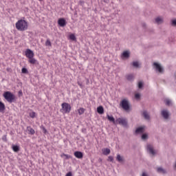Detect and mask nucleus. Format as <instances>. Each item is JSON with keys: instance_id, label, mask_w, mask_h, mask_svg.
<instances>
[{"instance_id": "5701e85b", "label": "nucleus", "mask_w": 176, "mask_h": 176, "mask_svg": "<svg viewBox=\"0 0 176 176\" xmlns=\"http://www.w3.org/2000/svg\"><path fill=\"white\" fill-rule=\"evenodd\" d=\"M126 79L129 80V82L134 80V74H127L126 76Z\"/></svg>"}, {"instance_id": "20e7f679", "label": "nucleus", "mask_w": 176, "mask_h": 176, "mask_svg": "<svg viewBox=\"0 0 176 176\" xmlns=\"http://www.w3.org/2000/svg\"><path fill=\"white\" fill-rule=\"evenodd\" d=\"M3 96L8 102H14L16 99L14 94H12L10 91L4 92Z\"/></svg>"}, {"instance_id": "412c9836", "label": "nucleus", "mask_w": 176, "mask_h": 176, "mask_svg": "<svg viewBox=\"0 0 176 176\" xmlns=\"http://www.w3.org/2000/svg\"><path fill=\"white\" fill-rule=\"evenodd\" d=\"M107 119L108 120H109V122H111L112 123H113V124H116V120H115V118H113V116H109L107 114Z\"/></svg>"}, {"instance_id": "09e8293b", "label": "nucleus", "mask_w": 176, "mask_h": 176, "mask_svg": "<svg viewBox=\"0 0 176 176\" xmlns=\"http://www.w3.org/2000/svg\"><path fill=\"white\" fill-rule=\"evenodd\" d=\"M38 1H42V0H38Z\"/></svg>"}, {"instance_id": "de8ad7c7", "label": "nucleus", "mask_w": 176, "mask_h": 176, "mask_svg": "<svg viewBox=\"0 0 176 176\" xmlns=\"http://www.w3.org/2000/svg\"><path fill=\"white\" fill-rule=\"evenodd\" d=\"M3 140H5V137H4V138H3Z\"/></svg>"}, {"instance_id": "2f4dec72", "label": "nucleus", "mask_w": 176, "mask_h": 176, "mask_svg": "<svg viewBox=\"0 0 176 176\" xmlns=\"http://www.w3.org/2000/svg\"><path fill=\"white\" fill-rule=\"evenodd\" d=\"M69 38L72 41H76V37L75 36V34H70Z\"/></svg>"}, {"instance_id": "49530a36", "label": "nucleus", "mask_w": 176, "mask_h": 176, "mask_svg": "<svg viewBox=\"0 0 176 176\" xmlns=\"http://www.w3.org/2000/svg\"><path fill=\"white\" fill-rule=\"evenodd\" d=\"M175 167L176 168V162H175Z\"/></svg>"}, {"instance_id": "a211bd4d", "label": "nucleus", "mask_w": 176, "mask_h": 176, "mask_svg": "<svg viewBox=\"0 0 176 176\" xmlns=\"http://www.w3.org/2000/svg\"><path fill=\"white\" fill-rule=\"evenodd\" d=\"M74 156L77 157V159H82V157H83V153L80 151H76L74 152Z\"/></svg>"}, {"instance_id": "c85d7f7f", "label": "nucleus", "mask_w": 176, "mask_h": 176, "mask_svg": "<svg viewBox=\"0 0 176 176\" xmlns=\"http://www.w3.org/2000/svg\"><path fill=\"white\" fill-rule=\"evenodd\" d=\"M138 89H142L144 87V82L142 81H139L138 84Z\"/></svg>"}, {"instance_id": "0eeeda50", "label": "nucleus", "mask_w": 176, "mask_h": 176, "mask_svg": "<svg viewBox=\"0 0 176 176\" xmlns=\"http://www.w3.org/2000/svg\"><path fill=\"white\" fill-rule=\"evenodd\" d=\"M116 124H120L124 127H127V120L124 118H119L116 119Z\"/></svg>"}, {"instance_id": "4468645a", "label": "nucleus", "mask_w": 176, "mask_h": 176, "mask_svg": "<svg viewBox=\"0 0 176 176\" xmlns=\"http://www.w3.org/2000/svg\"><path fill=\"white\" fill-rule=\"evenodd\" d=\"M141 140H142V141H148V140H149V133H142L141 135Z\"/></svg>"}, {"instance_id": "c03bdc74", "label": "nucleus", "mask_w": 176, "mask_h": 176, "mask_svg": "<svg viewBox=\"0 0 176 176\" xmlns=\"http://www.w3.org/2000/svg\"><path fill=\"white\" fill-rule=\"evenodd\" d=\"M19 94H23V92H21V91H19Z\"/></svg>"}, {"instance_id": "79ce46f5", "label": "nucleus", "mask_w": 176, "mask_h": 176, "mask_svg": "<svg viewBox=\"0 0 176 176\" xmlns=\"http://www.w3.org/2000/svg\"><path fill=\"white\" fill-rule=\"evenodd\" d=\"M78 85H80V87H82V83L78 82Z\"/></svg>"}, {"instance_id": "37998d69", "label": "nucleus", "mask_w": 176, "mask_h": 176, "mask_svg": "<svg viewBox=\"0 0 176 176\" xmlns=\"http://www.w3.org/2000/svg\"><path fill=\"white\" fill-rule=\"evenodd\" d=\"M143 27H145L146 25V23H142Z\"/></svg>"}, {"instance_id": "e433bc0d", "label": "nucleus", "mask_w": 176, "mask_h": 176, "mask_svg": "<svg viewBox=\"0 0 176 176\" xmlns=\"http://www.w3.org/2000/svg\"><path fill=\"white\" fill-rule=\"evenodd\" d=\"M41 129L43 130V132L44 133V134H46V133H47V131L46 130V128H45V126H41Z\"/></svg>"}, {"instance_id": "4c0bfd02", "label": "nucleus", "mask_w": 176, "mask_h": 176, "mask_svg": "<svg viewBox=\"0 0 176 176\" xmlns=\"http://www.w3.org/2000/svg\"><path fill=\"white\" fill-rule=\"evenodd\" d=\"M62 157H65V159H69V157H71V156L67 155V154H63Z\"/></svg>"}, {"instance_id": "cd10ccee", "label": "nucleus", "mask_w": 176, "mask_h": 176, "mask_svg": "<svg viewBox=\"0 0 176 176\" xmlns=\"http://www.w3.org/2000/svg\"><path fill=\"white\" fill-rule=\"evenodd\" d=\"M12 150L14 152H19V151H20V148L19 146L12 145Z\"/></svg>"}, {"instance_id": "a18cd8bd", "label": "nucleus", "mask_w": 176, "mask_h": 176, "mask_svg": "<svg viewBox=\"0 0 176 176\" xmlns=\"http://www.w3.org/2000/svg\"><path fill=\"white\" fill-rule=\"evenodd\" d=\"M99 160H100V162H102V160H101V159H99Z\"/></svg>"}, {"instance_id": "dca6fc26", "label": "nucleus", "mask_w": 176, "mask_h": 176, "mask_svg": "<svg viewBox=\"0 0 176 176\" xmlns=\"http://www.w3.org/2000/svg\"><path fill=\"white\" fill-rule=\"evenodd\" d=\"M142 116L146 120H149L151 119V116L149 115V113L146 111H144L142 112Z\"/></svg>"}, {"instance_id": "ea45409f", "label": "nucleus", "mask_w": 176, "mask_h": 176, "mask_svg": "<svg viewBox=\"0 0 176 176\" xmlns=\"http://www.w3.org/2000/svg\"><path fill=\"white\" fill-rule=\"evenodd\" d=\"M142 176H149V175L146 172H142Z\"/></svg>"}, {"instance_id": "72a5a7b5", "label": "nucleus", "mask_w": 176, "mask_h": 176, "mask_svg": "<svg viewBox=\"0 0 176 176\" xmlns=\"http://www.w3.org/2000/svg\"><path fill=\"white\" fill-rule=\"evenodd\" d=\"M45 46H52V43L50 42V40L47 39L45 42Z\"/></svg>"}, {"instance_id": "bb28decb", "label": "nucleus", "mask_w": 176, "mask_h": 176, "mask_svg": "<svg viewBox=\"0 0 176 176\" xmlns=\"http://www.w3.org/2000/svg\"><path fill=\"white\" fill-rule=\"evenodd\" d=\"M5 111V104L0 102V112H3Z\"/></svg>"}, {"instance_id": "39448f33", "label": "nucleus", "mask_w": 176, "mask_h": 176, "mask_svg": "<svg viewBox=\"0 0 176 176\" xmlns=\"http://www.w3.org/2000/svg\"><path fill=\"white\" fill-rule=\"evenodd\" d=\"M146 151L151 156H155V155H156V150H155V147H153V144L148 143L146 145Z\"/></svg>"}, {"instance_id": "c9c22d12", "label": "nucleus", "mask_w": 176, "mask_h": 176, "mask_svg": "<svg viewBox=\"0 0 176 176\" xmlns=\"http://www.w3.org/2000/svg\"><path fill=\"white\" fill-rule=\"evenodd\" d=\"M22 74H28V70L26 68H22L21 70Z\"/></svg>"}, {"instance_id": "1a4fd4ad", "label": "nucleus", "mask_w": 176, "mask_h": 176, "mask_svg": "<svg viewBox=\"0 0 176 176\" xmlns=\"http://www.w3.org/2000/svg\"><path fill=\"white\" fill-rule=\"evenodd\" d=\"M130 58V51L126 50L124 51L121 55H120V58L121 60H127V58Z\"/></svg>"}, {"instance_id": "f3484780", "label": "nucleus", "mask_w": 176, "mask_h": 176, "mask_svg": "<svg viewBox=\"0 0 176 176\" xmlns=\"http://www.w3.org/2000/svg\"><path fill=\"white\" fill-rule=\"evenodd\" d=\"M116 160L119 163H124V157L120 155V154H117Z\"/></svg>"}, {"instance_id": "393cba45", "label": "nucleus", "mask_w": 176, "mask_h": 176, "mask_svg": "<svg viewBox=\"0 0 176 176\" xmlns=\"http://www.w3.org/2000/svg\"><path fill=\"white\" fill-rule=\"evenodd\" d=\"M28 131H29L30 134L34 135L35 134V130L31 128V126H28L27 128Z\"/></svg>"}, {"instance_id": "f257e3e1", "label": "nucleus", "mask_w": 176, "mask_h": 176, "mask_svg": "<svg viewBox=\"0 0 176 176\" xmlns=\"http://www.w3.org/2000/svg\"><path fill=\"white\" fill-rule=\"evenodd\" d=\"M15 27L18 31H27L28 30V23L25 20H19L16 24Z\"/></svg>"}, {"instance_id": "9d476101", "label": "nucleus", "mask_w": 176, "mask_h": 176, "mask_svg": "<svg viewBox=\"0 0 176 176\" xmlns=\"http://www.w3.org/2000/svg\"><path fill=\"white\" fill-rule=\"evenodd\" d=\"M146 129V126H138L135 130V134H144L145 130Z\"/></svg>"}, {"instance_id": "f704fd0d", "label": "nucleus", "mask_w": 176, "mask_h": 176, "mask_svg": "<svg viewBox=\"0 0 176 176\" xmlns=\"http://www.w3.org/2000/svg\"><path fill=\"white\" fill-rule=\"evenodd\" d=\"M171 25H173V27H176V19H173L171 21Z\"/></svg>"}, {"instance_id": "4be33fe9", "label": "nucleus", "mask_w": 176, "mask_h": 176, "mask_svg": "<svg viewBox=\"0 0 176 176\" xmlns=\"http://www.w3.org/2000/svg\"><path fill=\"white\" fill-rule=\"evenodd\" d=\"M132 65H133V67H134V68H140L141 67V63H140V62L135 60L132 63Z\"/></svg>"}, {"instance_id": "ddd939ff", "label": "nucleus", "mask_w": 176, "mask_h": 176, "mask_svg": "<svg viewBox=\"0 0 176 176\" xmlns=\"http://www.w3.org/2000/svg\"><path fill=\"white\" fill-rule=\"evenodd\" d=\"M157 173H158L159 174H167V170H166L163 167L160 166L157 168Z\"/></svg>"}, {"instance_id": "6e6552de", "label": "nucleus", "mask_w": 176, "mask_h": 176, "mask_svg": "<svg viewBox=\"0 0 176 176\" xmlns=\"http://www.w3.org/2000/svg\"><path fill=\"white\" fill-rule=\"evenodd\" d=\"M161 115L165 120L170 119V111L167 109H164L161 111Z\"/></svg>"}, {"instance_id": "423d86ee", "label": "nucleus", "mask_w": 176, "mask_h": 176, "mask_svg": "<svg viewBox=\"0 0 176 176\" xmlns=\"http://www.w3.org/2000/svg\"><path fill=\"white\" fill-rule=\"evenodd\" d=\"M62 109L60 111L62 113H69L71 112V105L67 102H64L61 104Z\"/></svg>"}, {"instance_id": "b1692460", "label": "nucleus", "mask_w": 176, "mask_h": 176, "mask_svg": "<svg viewBox=\"0 0 176 176\" xmlns=\"http://www.w3.org/2000/svg\"><path fill=\"white\" fill-rule=\"evenodd\" d=\"M97 112L98 113H100V115H102L104 113V107L102 106H100L97 108Z\"/></svg>"}, {"instance_id": "c756f323", "label": "nucleus", "mask_w": 176, "mask_h": 176, "mask_svg": "<svg viewBox=\"0 0 176 176\" xmlns=\"http://www.w3.org/2000/svg\"><path fill=\"white\" fill-rule=\"evenodd\" d=\"M78 114H79V115H83V113H85V109H83V108H80V109L78 110Z\"/></svg>"}, {"instance_id": "473e14b6", "label": "nucleus", "mask_w": 176, "mask_h": 176, "mask_svg": "<svg viewBox=\"0 0 176 176\" xmlns=\"http://www.w3.org/2000/svg\"><path fill=\"white\" fill-rule=\"evenodd\" d=\"M135 100H140V98H141V94H135Z\"/></svg>"}, {"instance_id": "58836bf2", "label": "nucleus", "mask_w": 176, "mask_h": 176, "mask_svg": "<svg viewBox=\"0 0 176 176\" xmlns=\"http://www.w3.org/2000/svg\"><path fill=\"white\" fill-rule=\"evenodd\" d=\"M107 160H108V162H113V157H112V156H109Z\"/></svg>"}, {"instance_id": "7c9ffc66", "label": "nucleus", "mask_w": 176, "mask_h": 176, "mask_svg": "<svg viewBox=\"0 0 176 176\" xmlns=\"http://www.w3.org/2000/svg\"><path fill=\"white\" fill-rule=\"evenodd\" d=\"M30 118L34 119V118H35V116H36V113L32 111L30 113Z\"/></svg>"}, {"instance_id": "aec40b11", "label": "nucleus", "mask_w": 176, "mask_h": 176, "mask_svg": "<svg viewBox=\"0 0 176 176\" xmlns=\"http://www.w3.org/2000/svg\"><path fill=\"white\" fill-rule=\"evenodd\" d=\"M164 102L166 105H168V107H171V105H173V100H171L170 98H166L164 100Z\"/></svg>"}, {"instance_id": "6ab92c4d", "label": "nucleus", "mask_w": 176, "mask_h": 176, "mask_svg": "<svg viewBox=\"0 0 176 176\" xmlns=\"http://www.w3.org/2000/svg\"><path fill=\"white\" fill-rule=\"evenodd\" d=\"M102 152L103 155H104L105 156H108V155H109V153H111V149H109L108 148H102Z\"/></svg>"}, {"instance_id": "2eb2a0df", "label": "nucleus", "mask_w": 176, "mask_h": 176, "mask_svg": "<svg viewBox=\"0 0 176 176\" xmlns=\"http://www.w3.org/2000/svg\"><path fill=\"white\" fill-rule=\"evenodd\" d=\"M58 24L60 27H65V25H67V23L65 22V19H59L58 21Z\"/></svg>"}, {"instance_id": "7ed1b4c3", "label": "nucleus", "mask_w": 176, "mask_h": 176, "mask_svg": "<svg viewBox=\"0 0 176 176\" xmlns=\"http://www.w3.org/2000/svg\"><path fill=\"white\" fill-rule=\"evenodd\" d=\"M153 69H154L156 74H164V67L162 65V64L159 63H153Z\"/></svg>"}, {"instance_id": "a19ab883", "label": "nucleus", "mask_w": 176, "mask_h": 176, "mask_svg": "<svg viewBox=\"0 0 176 176\" xmlns=\"http://www.w3.org/2000/svg\"><path fill=\"white\" fill-rule=\"evenodd\" d=\"M65 176H72V173L69 172V173H67L66 174Z\"/></svg>"}, {"instance_id": "9b49d317", "label": "nucleus", "mask_w": 176, "mask_h": 176, "mask_svg": "<svg viewBox=\"0 0 176 176\" xmlns=\"http://www.w3.org/2000/svg\"><path fill=\"white\" fill-rule=\"evenodd\" d=\"M25 54L28 58H32L34 56V52L30 49L26 50Z\"/></svg>"}, {"instance_id": "f03ea898", "label": "nucleus", "mask_w": 176, "mask_h": 176, "mask_svg": "<svg viewBox=\"0 0 176 176\" xmlns=\"http://www.w3.org/2000/svg\"><path fill=\"white\" fill-rule=\"evenodd\" d=\"M120 105L125 112H131V104L130 103V100H129L127 98L122 100L120 102Z\"/></svg>"}, {"instance_id": "a878e982", "label": "nucleus", "mask_w": 176, "mask_h": 176, "mask_svg": "<svg viewBox=\"0 0 176 176\" xmlns=\"http://www.w3.org/2000/svg\"><path fill=\"white\" fill-rule=\"evenodd\" d=\"M30 64H36V59H35V58L32 57V58H29V60H28Z\"/></svg>"}, {"instance_id": "f8f14e48", "label": "nucleus", "mask_w": 176, "mask_h": 176, "mask_svg": "<svg viewBox=\"0 0 176 176\" xmlns=\"http://www.w3.org/2000/svg\"><path fill=\"white\" fill-rule=\"evenodd\" d=\"M164 21V19H163V17H162V16H157L155 19L154 23L155 24H157V25H160V24H163Z\"/></svg>"}]
</instances>
